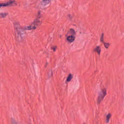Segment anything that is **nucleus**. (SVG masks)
<instances>
[{
  "mask_svg": "<svg viewBox=\"0 0 124 124\" xmlns=\"http://www.w3.org/2000/svg\"><path fill=\"white\" fill-rule=\"evenodd\" d=\"M42 25V21L39 18H35L31 25L23 27L20 25L19 22H17L15 25V30L16 32V39L17 41H22L24 38V35L26 33V31H31V30H36L37 27H40Z\"/></svg>",
  "mask_w": 124,
  "mask_h": 124,
  "instance_id": "f257e3e1",
  "label": "nucleus"
},
{
  "mask_svg": "<svg viewBox=\"0 0 124 124\" xmlns=\"http://www.w3.org/2000/svg\"><path fill=\"white\" fill-rule=\"evenodd\" d=\"M107 95V89L106 88H102L100 91L98 92V97L97 99V104L99 105L103 99H104L105 96Z\"/></svg>",
  "mask_w": 124,
  "mask_h": 124,
  "instance_id": "f03ea898",
  "label": "nucleus"
},
{
  "mask_svg": "<svg viewBox=\"0 0 124 124\" xmlns=\"http://www.w3.org/2000/svg\"><path fill=\"white\" fill-rule=\"evenodd\" d=\"M49 3H50V0H42L41 1H38L35 3L34 7L36 9H38L40 7L46 6Z\"/></svg>",
  "mask_w": 124,
  "mask_h": 124,
  "instance_id": "7ed1b4c3",
  "label": "nucleus"
},
{
  "mask_svg": "<svg viewBox=\"0 0 124 124\" xmlns=\"http://www.w3.org/2000/svg\"><path fill=\"white\" fill-rule=\"evenodd\" d=\"M14 5H17V2L14 0H10L6 3H0V8L1 7H6L7 6H14Z\"/></svg>",
  "mask_w": 124,
  "mask_h": 124,
  "instance_id": "20e7f679",
  "label": "nucleus"
},
{
  "mask_svg": "<svg viewBox=\"0 0 124 124\" xmlns=\"http://www.w3.org/2000/svg\"><path fill=\"white\" fill-rule=\"evenodd\" d=\"M93 52L97 53L98 56H100V54H101V46H96L93 48Z\"/></svg>",
  "mask_w": 124,
  "mask_h": 124,
  "instance_id": "39448f33",
  "label": "nucleus"
},
{
  "mask_svg": "<svg viewBox=\"0 0 124 124\" xmlns=\"http://www.w3.org/2000/svg\"><path fill=\"white\" fill-rule=\"evenodd\" d=\"M75 38L76 36H71L70 35L66 37V41L69 43H72L75 41Z\"/></svg>",
  "mask_w": 124,
  "mask_h": 124,
  "instance_id": "423d86ee",
  "label": "nucleus"
},
{
  "mask_svg": "<svg viewBox=\"0 0 124 124\" xmlns=\"http://www.w3.org/2000/svg\"><path fill=\"white\" fill-rule=\"evenodd\" d=\"M73 79V75L72 74H69L66 78L65 80V83H69L71 82V80Z\"/></svg>",
  "mask_w": 124,
  "mask_h": 124,
  "instance_id": "0eeeda50",
  "label": "nucleus"
},
{
  "mask_svg": "<svg viewBox=\"0 0 124 124\" xmlns=\"http://www.w3.org/2000/svg\"><path fill=\"white\" fill-rule=\"evenodd\" d=\"M112 118V114L111 113H108L106 115V124H109L110 123V119Z\"/></svg>",
  "mask_w": 124,
  "mask_h": 124,
  "instance_id": "6e6552de",
  "label": "nucleus"
},
{
  "mask_svg": "<svg viewBox=\"0 0 124 124\" xmlns=\"http://www.w3.org/2000/svg\"><path fill=\"white\" fill-rule=\"evenodd\" d=\"M68 34L71 35L72 36H76V32L72 29H70L68 32Z\"/></svg>",
  "mask_w": 124,
  "mask_h": 124,
  "instance_id": "1a4fd4ad",
  "label": "nucleus"
},
{
  "mask_svg": "<svg viewBox=\"0 0 124 124\" xmlns=\"http://www.w3.org/2000/svg\"><path fill=\"white\" fill-rule=\"evenodd\" d=\"M43 16V15L42 14V12L41 11H38L36 16L37 17V19H41Z\"/></svg>",
  "mask_w": 124,
  "mask_h": 124,
  "instance_id": "9d476101",
  "label": "nucleus"
},
{
  "mask_svg": "<svg viewBox=\"0 0 124 124\" xmlns=\"http://www.w3.org/2000/svg\"><path fill=\"white\" fill-rule=\"evenodd\" d=\"M8 15L7 13H0V18H5Z\"/></svg>",
  "mask_w": 124,
  "mask_h": 124,
  "instance_id": "9b49d317",
  "label": "nucleus"
},
{
  "mask_svg": "<svg viewBox=\"0 0 124 124\" xmlns=\"http://www.w3.org/2000/svg\"><path fill=\"white\" fill-rule=\"evenodd\" d=\"M103 44L104 45V46L105 48H106V49H108V48L110 47V43H106L104 42V43H103Z\"/></svg>",
  "mask_w": 124,
  "mask_h": 124,
  "instance_id": "f8f14e48",
  "label": "nucleus"
},
{
  "mask_svg": "<svg viewBox=\"0 0 124 124\" xmlns=\"http://www.w3.org/2000/svg\"><path fill=\"white\" fill-rule=\"evenodd\" d=\"M100 42H102V43H104V33H102L100 36Z\"/></svg>",
  "mask_w": 124,
  "mask_h": 124,
  "instance_id": "ddd939ff",
  "label": "nucleus"
},
{
  "mask_svg": "<svg viewBox=\"0 0 124 124\" xmlns=\"http://www.w3.org/2000/svg\"><path fill=\"white\" fill-rule=\"evenodd\" d=\"M57 48L58 46H54L51 47V49L53 50V52H56Z\"/></svg>",
  "mask_w": 124,
  "mask_h": 124,
  "instance_id": "4468645a",
  "label": "nucleus"
},
{
  "mask_svg": "<svg viewBox=\"0 0 124 124\" xmlns=\"http://www.w3.org/2000/svg\"><path fill=\"white\" fill-rule=\"evenodd\" d=\"M48 75L49 77H52V76H53V71H50L48 72Z\"/></svg>",
  "mask_w": 124,
  "mask_h": 124,
  "instance_id": "2eb2a0df",
  "label": "nucleus"
},
{
  "mask_svg": "<svg viewBox=\"0 0 124 124\" xmlns=\"http://www.w3.org/2000/svg\"><path fill=\"white\" fill-rule=\"evenodd\" d=\"M60 38H62V36L61 35H60Z\"/></svg>",
  "mask_w": 124,
  "mask_h": 124,
  "instance_id": "dca6fc26",
  "label": "nucleus"
},
{
  "mask_svg": "<svg viewBox=\"0 0 124 124\" xmlns=\"http://www.w3.org/2000/svg\"><path fill=\"white\" fill-rule=\"evenodd\" d=\"M47 64H48V62H46V66Z\"/></svg>",
  "mask_w": 124,
  "mask_h": 124,
  "instance_id": "f3484780",
  "label": "nucleus"
}]
</instances>
